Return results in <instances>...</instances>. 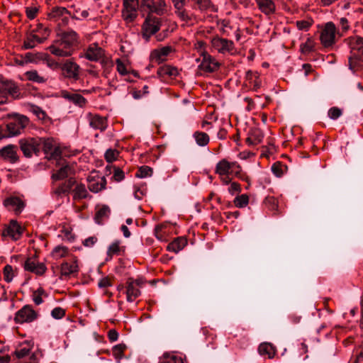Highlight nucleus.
<instances>
[{
  "mask_svg": "<svg viewBox=\"0 0 363 363\" xmlns=\"http://www.w3.org/2000/svg\"><path fill=\"white\" fill-rule=\"evenodd\" d=\"M29 118L18 113L9 115L6 127L9 138L19 135L29 124Z\"/></svg>",
  "mask_w": 363,
  "mask_h": 363,
  "instance_id": "f257e3e1",
  "label": "nucleus"
},
{
  "mask_svg": "<svg viewBox=\"0 0 363 363\" xmlns=\"http://www.w3.org/2000/svg\"><path fill=\"white\" fill-rule=\"evenodd\" d=\"M18 144L21 150L26 157L30 158L33 155H39L41 147L40 138L28 137L21 138L19 140Z\"/></svg>",
  "mask_w": 363,
  "mask_h": 363,
  "instance_id": "f03ea898",
  "label": "nucleus"
},
{
  "mask_svg": "<svg viewBox=\"0 0 363 363\" xmlns=\"http://www.w3.org/2000/svg\"><path fill=\"white\" fill-rule=\"evenodd\" d=\"M43 150L49 160H57L61 157L62 148L60 143L52 138H40Z\"/></svg>",
  "mask_w": 363,
  "mask_h": 363,
  "instance_id": "7ed1b4c3",
  "label": "nucleus"
},
{
  "mask_svg": "<svg viewBox=\"0 0 363 363\" xmlns=\"http://www.w3.org/2000/svg\"><path fill=\"white\" fill-rule=\"evenodd\" d=\"M337 28L333 22L326 23L320 35L322 45L325 48H332L336 42Z\"/></svg>",
  "mask_w": 363,
  "mask_h": 363,
  "instance_id": "20e7f679",
  "label": "nucleus"
},
{
  "mask_svg": "<svg viewBox=\"0 0 363 363\" xmlns=\"http://www.w3.org/2000/svg\"><path fill=\"white\" fill-rule=\"evenodd\" d=\"M161 26V18L149 13L142 26L143 37L148 39L151 35L160 30Z\"/></svg>",
  "mask_w": 363,
  "mask_h": 363,
  "instance_id": "39448f33",
  "label": "nucleus"
},
{
  "mask_svg": "<svg viewBox=\"0 0 363 363\" xmlns=\"http://www.w3.org/2000/svg\"><path fill=\"white\" fill-rule=\"evenodd\" d=\"M139 0H123L122 18L127 23H133L138 16Z\"/></svg>",
  "mask_w": 363,
  "mask_h": 363,
  "instance_id": "423d86ee",
  "label": "nucleus"
},
{
  "mask_svg": "<svg viewBox=\"0 0 363 363\" xmlns=\"http://www.w3.org/2000/svg\"><path fill=\"white\" fill-rule=\"evenodd\" d=\"M144 284L142 279L128 278L125 282L126 299L128 302H133L140 296V288Z\"/></svg>",
  "mask_w": 363,
  "mask_h": 363,
  "instance_id": "0eeeda50",
  "label": "nucleus"
},
{
  "mask_svg": "<svg viewBox=\"0 0 363 363\" xmlns=\"http://www.w3.org/2000/svg\"><path fill=\"white\" fill-rule=\"evenodd\" d=\"M38 318V313L34 311L31 306L26 305L18 311L14 317L16 323L23 324L25 323H31Z\"/></svg>",
  "mask_w": 363,
  "mask_h": 363,
  "instance_id": "6e6552de",
  "label": "nucleus"
},
{
  "mask_svg": "<svg viewBox=\"0 0 363 363\" xmlns=\"http://www.w3.org/2000/svg\"><path fill=\"white\" fill-rule=\"evenodd\" d=\"M62 75L67 79L77 81L79 79L80 67L72 60H66L60 67Z\"/></svg>",
  "mask_w": 363,
  "mask_h": 363,
  "instance_id": "1a4fd4ad",
  "label": "nucleus"
},
{
  "mask_svg": "<svg viewBox=\"0 0 363 363\" xmlns=\"http://www.w3.org/2000/svg\"><path fill=\"white\" fill-rule=\"evenodd\" d=\"M201 62L199 65V69L206 73H212L216 72L220 64L211 55L206 52L201 54Z\"/></svg>",
  "mask_w": 363,
  "mask_h": 363,
  "instance_id": "9d476101",
  "label": "nucleus"
},
{
  "mask_svg": "<svg viewBox=\"0 0 363 363\" xmlns=\"http://www.w3.org/2000/svg\"><path fill=\"white\" fill-rule=\"evenodd\" d=\"M0 157L9 163H16L19 160L17 147L11 144L3 147L0 149Z\"/></svg>",
  "mask_w": 363,
  "mask_h": 363,
  "instance_id": "9b49d317",
  "label": "nucleus"
},
{
  "mask_svg": "<svg viewBox=\"0 0 363 363\" xmlns=\"http://www.w3.org/2000/svg\"><path fill=\"white\" fill-rule=\"evenodd\" d=\"M23 230L16 220H11L2 231L3 237H9L13 240H18L21 237Z\"/></svg>",
  "mask_w": 363,
  "mask_h": 363,
  "instance_id": "f8f14e48",
  "label": "nucleus"
},
{
  "mask_svg": "<svg viewBox=\"0 0 363 363\" xmlns=\"http://www.w3.org/2000/svg\"><path fill=\"white\" fill-rule=\"evenodd\" d=\"M4 206L9 211H13L15 214L21 213L26 206L25 202L17 196H9L4 199Z\"/></svg>",
  "mask_w": 363,
  "mask_h": 363,
  "instance_id": "ddd939ff",
  "label": "nucleus"
},
{
  "mask_svg": "<svg viewBox=\"0 0 363 363\" xmlns=\"http://www.w3.org/2000/svg\"><path fill=\"white\" fill-rule=\"evenodd\" d=\"M87 180L89 183L88 188L94 193H98L106 188V180L104 176L98 174L89 176Z\"/></svg>",
  "mask_w": 363,
  "mask_h": 363,
  "instance_id": "4468645a",
  "label": "nucleus"
},
{
  "mask_svg": "<svg viewBox=\"0 0 363 363\" xmlns=\"http://www.w3.org/2000/svg\"><path fill=\"white\" fill-rule=\"evenodd\" d=\"M48 49L52 55L62 57H69L74 52V48H68L65 43H62L61 40L55 42Z\"/></svg>",
  "mask_w": 363,
  "mask_h": 363,
  "instance_id": "2eb2a0df",
  "label": "nucleus"
},
{
  "mask_svg": "<svg viewBox=\"0 0 363 363\" xmlns=\"http://www.w3.org/2000/svg\"><path fill=\"white\" fill-rule=\"evenodd\" d=\"M213 47L217 50L219 52L225 53L226 52H230L234 48V43L232 40L220 38H214L212 41Z\"/></svg>",
  "mask_w": 363,
  "mask_h": 363,
  "instance_id": "dca6fc26",
  "label": "nucleus"
},
{
  "mask_svg": "<svg viewBox=\"0 0 363 363\" xmlns=\"http://www.w3.org/2000/svg\"><path fill=\"white\" fill-rule=\"evenodd\" d=\"M104 50L97 44L90 45L86 50L84 57L90 61H99L104 57Z\"/></svg>",
  "mask_w": 363,
  "mask_h": 363,
  "instance_id": "f3484780",
  "label": "nucleus"
},
{
  "mask_svg": "<svg viewBox=\"0 0 363 363\" xmlns=\"http://www.w3.org/2000/svg\"><path fill=\"white\" fill-rule=\"evenodd\" d=\"M172 51L171 46L162 47L160 49L154 50L150 54V60L153 62L160 64L166 60L168 55Z\"/></svg>",
  "mask_w": 363,
  "mask_h": 363,
  "instance_id": "a211bd4d",
  "label": "nucleus"
},
{
  "mask_svg": "<svg viewBox=\"0 0 363 363\" xmlns=\"http://www.w3.org/2000/svg\"><path fill=\"white\" fill-rule=\"evenodd\" d=\"M68 15H69V12L66 8L55 6L52 8L50 11L48 13V17L50 20L55 21L62 18V22L67 23L69 20Z\"/></svg>",
  "mask_w": 363,
  "mask_h": 363,
  "instance_id": "6ab92c4d",
  "label": "nucleus"
},
{
  "mask_svg": "<svg viewBox=\"0 0 363 363\" xmlns=\"http://www.w3.org/2000/svg\"><path fill=\"white\" fill-rule=\"evenodd\" d=\"M24 269L26 271L35 273L37 275H43L46 272L47 267L43 263H39L31 258H28L24 263Z\"/></svg>",
  "mask_w": 363,
  "mask_h": 363,
  "instance_id": "aec40b11",
  "label": "nucleus"
},
{
  "mask_svg": "<svg viewBox=\"0 0 363 363\" xmlns=\"http://www.w3.org/2000/svg\"><path fill=\"white\" fill-rule=\"evenodd\" d=\"M78 259L74 257L71 262H64L60 266V275L62 277H69L70 275L77 273L79 270L77 264Z\"/></svg>",
  "mask_w": 363,
  "mask_h": 363,
  "instance_id": "412c9836",
  "label": "nucleus"
},
{
  "mask_svg": "<svg viewBox=\"0 0 363 363\" xmlns=\"http://www.w3.org/2000/svg\"><path fill=\"white\" fill-rule=\"evenodd\" d=\"M1 84L4 90L12 96L13 99L20 98V89L14 81L3 79L1 80Z\"/></svg>",
  "mask_w": 363,
  "mask_h": 363,
  "instance_id": "4be33fe9",
  "label": "nucleus"
},
{
  "mask_svg": "<svg viewBox=\"0 0 363 363\" xmlns=\"http://www.w3.org/2000/svg\"><path fill=\"white\" fill-rule=\"evenodd\" d=\"M89 125L94 129L100 130L104 131L107 128V120L106 118L100 116L99 115L89 114Z\"/></svg>",
  "mask_w": 363,
  "mask_h": 363,
  "instance_id": "5701e85b",
  "label": "nucleus"
},
{
  "mask_svg": "<svg viewBox=\"0 0 363 363\" xmlns=\"http://www.w3.org/2000/svg\"><path fill=\"white\" fill-rule=\"evenodd\" d=\"M60 40L68 48H74L77 44L78 35L74 30L65 31L61 34Z\"/></svg>",
  "mask_w": 363,
  "mask_h": 363,
  "instance_id": "b1692460",
  "label": "nucleus"
},
{
  "mask_svg": "<svg viewBox=\"0 0 363 363\" xmlns=\"http://www.w3.org/2000/svg\"><path fill=\"white\" fill-rule=\"evenodd\" d=\"M141 4L147 8L150 13H155L159 16L164 14L167 11L164 7H159V1L157 0V2L155 0H141Z\"/></svg>",
  "mask_w": 363,
  "mask_h": 363,
  "instance_id": "393cba45",
  "label": "nucleus"
},
{
  "mask_svg": "<svg viewBox=\"0 0 363 363\" xmlns=\"http://www.w3.org/2000/svg\"><path fill=\"white\" fill-rule=\"evenodd\" d=\"M348 45L351 50V53H355L357 51L359 55L363 49V38L360 36H352L347 39Z\"/></svg>",
  "mask_w": 363,
  "mask_h": 363,
  "instance_id": "a878e982",
  "label": "nucleus"
},
{
  "mask_svg": "<svg viewBox=\"0 0 363 363\" xmlns=\"http://www.w3.org/2000/svg\"><path fill=\"white\" fill-rule=\"evenodd\" d=\"M157 74L160 77L165 78L176 77L179 72L177 67L164 65L158 68Z\"/></svg>",
  "mask_w": 363,
  "mask_h": 363,
  "instance_id": "bb28decb",
  "label": "nucleus"
},
{
  "mask_svg": "<svg viewBox=\"0 0 363 363\" xmlns=\"http://www.w3.org/2000/svg\"><path fill=\"white\" fill-rule=\"evenodd\" d=\"M263 133L258 128L252 129L245 141L249 145H256L260 143L263 139Z\"/></svg>",
  "mask_w": 363,
  "mask_h": 363,
  "instance_id": "cd10ccee",
  "label": "nucleus"
},
{
  "mask_svg": "<svg viewBox=\"0 0 363 363\" xmlns=\"http://www.w3.org/2000/svg\"><path fill=\"white\" fill-rule=\"evenodd\" d=\"M231 162L226 159L220 160L216 166L215 172L219 176H226L230 174Z\"/></svg>",
  "mask_w": 363,
  "mask_h": 363,
  "instance_id": "c85d7f7f",
  "label": "nucleus"
},
{
  "mask_svg": "<svg viewBox=\"0 0 363 363\" xmlns=\"http://www.w3.org/2000/svg\"><path fill=\"white\" fill-rule=\"evenodd\" d=\"M45 38H40L35 34H29L24 40L23 48L28 50L32 49L36 46L37 44H40L44 42Z\"/></svg>",
  "mask_w": 363,
  "mask_h": 363,
  "instance_id": "c756f323",
  "label": "nucleus"
},
{
  "mask_svg": "<svg viewBox=\"0 0 363 363\" xmlns=\"http://www.w3.org/2000/svg\"><path fill=\"white\" fill-rule=\"evenodd\" d=\"M24 77L26 80L38 84L45 83L48 80L45 77L40 75L35 69H31L26 72L24 73Z\"/></svg>",
  "mask_w": 363,
  "mask_h": 363,
  "instance_id": "7c9ffc66",
  "label": "nucleus"
},
{
  "mask_svg": "<svg viewBox=\"0 0 363 363\" xmlns=\"http://www.w3.org/2000/svg\"><path fill=\"white\" fill-rule=\"evenodd\" d=\"M187 244V241L184 238L179 237L175 238L172 242L169 243L167 249L169 251L178 252L182 250Z\"/></svg>",
  "mask_w": 363,
  "mask_h": 363,
  "instance_id": "2f4dec72",
  "label": "nucleus"
},
{
  "mask_svg": "<svg viewBox=\"0 0 363 363\" xmlns=\"http://www.w3.org/2000/svg\"><path fill=\"white\" fill-rule=\"evenodd\" d=\"M258 352L260 355H267L269 359H272L275 356L276 349L271 343L263 342L259 345Z\"/></svg>",
  "mask_w": 363,
  "mask_h": 363,
  "instance_id": "473e14b6",
  "label": "nucleus"
},
{
  "mask_svg": "<svg viewBox=\"0 0 363 363\" xmlns=\"http://www.w3.org/2000/svg\"><path fill=\"white\" fill-rule=\"evenodd\" d=\"M110 213L111 210L108 206H101L95 213L94 220L96 223L102 224L106 219L108 218Z\"/></svg>",
  "mask_w": 363,
  "mask_h": 363,
  "instance_id": "72a5a7b5",
  "label": "nucleus"
},
{
  "mask_svg": "<svg viewBox=\"0 0 363 363\" xmlns=\"http://www.w3.org/2000/svg\"><path fill=\"white\" fill-rule=\"evenodd\" d=\"M72 173V167L69 164L63 165L56 173L52 174V179L53 180H62L67 178Z\"/></svg>",
  "mask_w": 363,
  "mask_h": 363,
  "instance_id": "f704fd0d",
  "label": "nucleus"
},
{
  "mask_svg": "<svg viewBox=\"0 0 363 363\" xmlns=\"http://www.w3.org/2000/svg\"><path fill=\"white\" fill-rule=\"evenodd\" d=\"M259 9L265 14H270L274 11L275 6L272 0H256Z\"/></svg>",
  "mask_w": 363,
  "mask_h": 363,
  "instance_id": "c9c22d12",
  "label": "nucleus"
},
{
  "mask_svg": "<svg viewBox=\"0 0 363 363\" xmlns=\"http://www.w3.org/2000/svg\"><path fill=\"white\" fill-rule=\"evenodd\" d=\"M76 184V180L74 178L70 177L64 184L59 186L55 191L57 195L60 196L62 194L69 192L73 186Z\"/></svg>",
  "mask_w": 363,
  "mask_h": 363,
  "instance_id": "e433bc0d",
  "label": "nucleus"
},
{
  "mask_svg": "<svg viewBox=\"0 0 363 363\" xmlns=\"http://www.w3.org/2000/svg\"><path fill=\"white\" fill-rule=\"evenodd\" d=\"M63 97L80 107L84 106L86 103V99L79 94H69L66 92L63 94Z\"/></svg>",
  "mask_w": 363,
  "mask_h": 363,
  "instance_id": "4c0bfd02",
  "label": "nucleus"
},
{
  "mask_svg": "<svg viewBox=\"0 0 363 363\" xmlns=\"http://www.w3.org/2000/svg\"><path fill=\"white\" fill-rule=\"evenodd\" d=\"M193 138H194L196 144L201 147L206 146L210 141L208 135L201 131H195L193 134Z\"/></svg>",
  "mask_w": 363,
  "mask_h": 363,
  "instance_id": "58836bf2",
  "label": "nucleus"
},
{
  "mask_svg": "<svg viewBox=\"0 0 363 363\" xmlns=\"http://www.w3.org/2000/svg\"><path fill=\"white\" fill-rule=\"evenodd\" d=\"M121 242L119 240H116L111 243L108 248L107 255L111 257L114 255H119L121 252H124L125 247L121 246Z\"/></svg>",
  "mask_w": 363,
  "mask_h": 363,
  "instance_id": "ea45409f",
  "label": "nucleus"
},
{
  "mask_svg": "<svg viewBox=\"0 0 363 363\" xmlns=\"http://www.w3.org/2000/svg\"><path fill=\"white\" fill-rule=\"evenodd\" d=\"M160 363H184L182 357L173 353H164L160 357Z\"/></svg>",
  "mask_w": 363,
  "mask_h": 363,
  "instance_id": "a19ab883",
  "label": "nucleus"
},
{
  "mask_svg": "<svg viewBox=\"0 0 363 363\" xmlns=\"http://www.w3.org/2000/svg\"><path fill=\"white\" fill-rule=\"evenodd\" d=\"M73 198L74 200L86 199L89 196V193L86 189L85 185L82 184H77L74 189L73 190Z\"/></svg>",
  "mask_w": 363,
  "mask_h": 363,
  "instance_id": "79ce46f5",
  "label": "nucleus"
},
{
  "mask_svg": "<svg viewBox=\"0 0 363 363\" xmlns=\"http://www.w3.org/2000/svg\"><path fill=\"white\" fill-rule=\"evenodd\" d=\"M349 68L355 72L360 66L361 55H357L356 53H351V55L348 58Z\"/></svg>",
  "mask_w": 363,
  "mask_h": 363,
  "instance_id": "37998d69",
  "label": "nucleus"
},
{
  "mask_svg": "<svg viewBox=\"0 0 363 363\" xmlns=\"http://www.w3.org/2000/svg\"><path fill=\"white\" fill-rule=\"evenodd\" d=\"M246 77L250 81V84L253 86V89H257L261 86V80L257 72L248 71Z\"/></svg>",
  "mask_w": 363,
  "mask_h": 363,
  "instance_id": "c03bdc74",
  "label": "nucleus"
},
{
  "mask_svg": "<svg viewBox=\"0 0 363 363\" xmlns=\"http://www.w3.org/2000/svg\"><path fill=\"white\" fill-rule=\"evenodd\" d=\"M68 255V248L65 246L58 245L55 247L52 252V255L56 259L65 257Z\"/></svg>",
  "mask_w": 363,
  "mask_h": 363,
  "instance_id": "a18cd8bd",
  "label": "nucleus"
},
{
  "mask_svg": "<svg viewBox=\"0 0 363 363\" xmlns=\"http://www.w3.org/2000/svg\"><path fill=\"white\" fill-rule=\"evenodd\" d=\"M233 203L238 208H244L249 203V196L247 194H241L235 198Z\"/></svg>",
  "mask_w": 363,
  "mask_h": 363,
  "instance_id": "49530a36",
  "label": "nucleus"
},
{
  "mask_svg": "<svg viewBox=\"0 0 363 363\" xmlns=\"http://www.w3.org/2000/svg\"><path fill=\"white\" fill-rule=\"evenodd\" d=\"M265 205L269 210L278 212V200L274 196H267L264 200Z\"/></svg>",
  "mask_w": 363,
  "mask_h": 363,
  "instance_id": "de8ad7c7",
  "label": "nucleus"
},
{
  "mask_svg": "<svg viewBox=\"0 0 363 363\" xmlns=\"http://www.w3.org/2000/svg\"><path fill=\"white\" fill-rule=\"evenodd\" d=\"M41 60L45 61L47 66L53 70L60 69L62 65L55 60L51 59L48 54H43Z\"/></svg>",
  "mask_w": 363,
  "mask_h": 363,
  "instance_id": "09e8293b",
  "label": "nucleus"
},
{
  "mask_svg": "<svg viewBox=\"0 0 363 363\" xmlns=\"http://www.w3.org/2000/svg\"><path fill=\"white\" fill-rule=\"evenodd\" d=\"M314 42L308 38L306 41L301 45L300 50L303 54H308L313 50Z\"/></svg>",
  "mask_w": 363,
  "mask_h": 363,
  "instance_id": "8fccbe9b",
  "label": "nucleus"
},
{
  "mask_svg": "<svg viewBox=\"0 0 363 363\" xmlns=\"http://www.w3.org/2000/svg\"><path fill=\"white\" fill-rule=\"evenodd\" d=\"M3 273L4 280L6 282L9 283L13 280L14 274L13 271V267L11 265L6 264L4 268Z\"/></svg>",
  "mask_w": 363,
  "mask_h": 363,
  "instance_id": "3c124183",
  "label": "nucleus"
},
{
  "mask_svg": "<svg viewBox=\"0 0 363 363\" xmlns=\"http://www.w3.org/2000/svg\"><path fill=\"white\" fill-rule=\"evenodd\" d=\"M43 55V53L33 54L27 52L25 54L24 59H26V62H27L37 63L39 60H41Z\"/></svg>",
  "mask_w": 363,
  "mask_h": 363,
  "instance_id": "603ef678",
  "label": "nucleus"
},
{
  "mask_svg": "<svg viewBox=\"0 0 363 363\" xmlns=\"http://www.w3.org/2000/svg\"><path fill=\"white\" fill-rule=\"evenodd\" d=\"M167 227L166 224L161 223L158 224L155 228V235L160 240H163L165 239V233L163 232V230Z\"/></svg>",
  "mask_w": 363,
  "mask_h": 363,
  "instance_id": "864d4df0",
  "label": "nucleus"
},
{
  "mask_svg": "<svg viewBox=\"0 0 363 363\" xmlns=\"http://www.w3.org/2000/svg\"><path fill=\"white\" fill-rule=\"evenodd\" d=\"M152 174V169L148 166H142L140 167L136 173V177L140 178H145L148 176H151Z\"/></svg>",
  "mask_w": 363,
  "mask_h": 363,
  "instance_id": "5fc2aeb1",
  "label": "nucleus"
},
{
  "mask_svg": "<svg viewBox=\"0 0 363 363\" xmlns=\"http://www.w3.org/2000/svg\"><path fill=\"white\" fill-rule=\"evenodd\" d=\"M118 152L116 150L108 149L104 155V157L108 162H112L117 159Z\"/></svg>",
  "mask_w": 363,
  "mask_h": 363,
  "instance_id": "6e6d98bb",
  "label": "nucleus"
},
{
  "mask_svg": "<svg viewBox=\"0 0 363 363\" xmlns=\"http://www.w3.org/2000/svg\"><path fill=\"white\" fill-rule=\"evenodd\" d=\"M201 11L210 9L213 5L211 0H193Z\"/></svg>",
  "mask_w": 363,
  "mask_h": 363,
  "instance_id": "4d7b16f0",
  "label": "nucleus"
},
{
  "mask_svg": "<svg viewBox=\"0 0 363 363\" xmlns=\"http://www.w3.org/2000/svg\"><path fill=\"white\" fill-rule=\"evenodd\" d=\"M113 179L116 182H121L125 178V174L124 172L119 167H113Z\"/></svg>",
  "mask_w": 363,
  "mask_h": 363,
  "instance_id": "13d9d810",
  "label": "nucleus"
},
{
  "mask_svg": "<svg viewBox=\"0 0 363 363\" xmlns=\"http://www.w3.org/2000/svg\"><path fill=\"white\" fill-rule=\"evenodd\" d=\"M116 69L121 75L125 76L129 73L126 68L125 65L123 62V61L121 59H117L116 60Z\"/></svg>",
  "mask_w": 363,
  "mask_h": 363,
  "instance_id": "bf43d9fd",
  "label": "nucleus"
},
{
  "mask_svg": "<svg viewBox=\"0 0 363 363\" xmlns=\"http://www.w3.org/2000/svg\"><path fill=\"white\" fill-rule=\"evenodd\" d=\"M126 346L124 344H118L113 347V352L116 358H122L123 356V352L125 350Z\"/></svg>",
  "mask_w": 363,
  "mask_h": 363,
  "instance_id": "052dcab7",
  "label": "nucleus"
},
{
  "mask_svg": "<svg viewBox=\"0 0 363 363\" xmlns=\"http://www.w3.org/2000/svg\"><path fill=\"white\" fill-rule=\"evenodd\" d=\"M51 315L55 319H61L65 315V310L61 307H56L51 311Z\"/></svg>",
  "mask_w": 363,
  "mask_h": 363,
  "instance_id": "680f3d73",
  "label": "nucleus"
},
{
  "mask_svg": "<svg viewBox=\"0 0 363 363\" xmlns=\"http://www.w3.org/2000/svg\"><path fill=\"white\" fill-rule=\"evenodd\" d=\"M342 115V111L337 107H333L328 111V116L331 119L335 120Z\"/></svg>",
  "mask_w": 363,
  "mask_h": 363,
  "instance_id": "e2e57ef3",
  "label": "nucleus"
},
{
  "mask_svg": "<svg viewBox=\"0 0 363 363\" xmlns=\"http://www.w3.org/2000/svg\"><path fill=\"white\" fill-rule=\"evenodd\" d=\"M113 284L111 279L108 277L101 279L98 282V286L101 289H106Z\"/></svg>",
  "mask_w": 363,
  "mask_h": 363,
  "instance_id": "0e129e2a",
  "label": "nucleus"
},
{
  "mask_svg": "<svg viewBox=\"0 0 363 363\" xmlns=\"http://www.w3.org/2000/svg\"><path fill=\"white\" fill-rule=\"evenodd\" d=\"M242 171V167L237 162H231L230 174H234L236 177H240Z\"/></svg>",
  "mask_w": 363,
  "mask_h": 363,
  "instance_id": "69168bd1",
  "label": "nucleus"
},
{
  "mask_svg": "<svg viewBox=\"0 0 363 363\" xmlns=\"http://www.w3.org/2000/svg\"><path fill=\"white\" fill-rule=\"evenodd\" d=\"M38 12V9L37 7H27L26 9V16L30 20L34 19L36 17Z\"/></svg>",
  "mask_w": 363,
  "mask_h": 363,
  "instance_id": "338daca9",
  "label": "nucleus"
},
{
  "mask_svg": "<svg viewBox=\"0 0 363 363\" xmlns=\"http://www.w3.org/2000/svg\"><path fill=\"white\" fill-rule=\"evenodd\" d=\"M272 171L277 177H281L283 174L282 166L281 163H274L272 167Z\"/></svg>",
  "mask_w": 363,
  "mask_h": 363,
  "instance_id": "774afa93",
  "label": "nucleus"
}]
</instances>
